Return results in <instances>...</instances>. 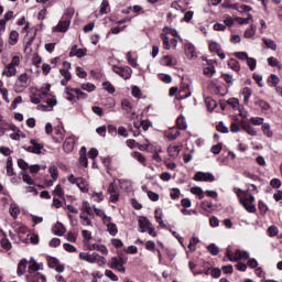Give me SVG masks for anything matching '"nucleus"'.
Segmentation results:
<instances>
[{
	"label": "nucleus",
	"instance_id": "obj_1",
	"mask_svg": "<svg viewBox=\"0 0 282 282\" xmlns=\"http://www.w3.org/2000/svg\"><path fill=\"white\" fill-rule=\"evenodd\" d=\"M52 86L50 84H45L41 87V89H37L40 95L44 100H46L47 105L39 106V109L41 111H53L54 107L58 105V101L56 100V97L52 95L51 93Z\"/></svg>",
	"mask_w": 282,
	"mask_h": 282
},
{
	"label": "nucleus",
	"instance_id": "obj_2",
	"mask_svg": "<svg viewBox=\"0 0 282 282\" xmlns=\"http://www.w3.org/2000/svg\"><path fill=\"white\" fill-rule=\"evenodd\" d=\"M239 203L241 206L247 210V213H257V206H254V196L252 194L248 193V191L243 189H236L235 191Z\"/></svg>",
	"mask_w": 282,
	"mask_h": 282
},
{
	"label": "nucleus",
	"instance_id": "obj_3",
	"mask_svg": "<svg viewBox=\"0 0 282 282\" xmlns=\"http://www.w3.org/2000/svg\"><path fill=\"white\" fill-rule=\"evenodd\" d=\"M21 65V55H14L9 64L2 70V76L6 78H12L17 76V67Z\"/></svg>",
	"mask_w": 282,
	"mask_h": 282
},
{
	"label": "nucleus",
	"instance_id": "obj_4",
	"mask_svg": "<svg viewBox=\"0 0 282 282\" xmlns=\"http://www.w3.org/2000/svg\"><path fill=\"white\" fill-rule=\"evenodd\" d=\"M139 228L140 232H148L151 237H158V231H155V227L148 220L147 217H139Z\"/></svg>",
	"mask_w": 282,
	"mask_h": 282
},
{
	"label": "nucleus",
	"instance_id": "obj_5",
	"mask_svg": "<svg viewBox=\"0 0 282 282\" xmlns=\"http://www.w3.org/2000/svg\"><path fill=\"white\" fill-rule=\"evenodd\" d=\"M28 85H30V76H28V73H23L18 76L14 85V90L17 91V94H23V91L28 89Z\"/></svg>",
	"mask_w": 282,
	"mask_h": 282
},
{
	"label": "nucleus",
	"instance_id": "obj_6",
	"mask_svg": "<svg viewBox=\"0 0 282 282\" xmlns=\"http://www.w3.org/2000/svg\"><path fill=\"white\" fill-rule=\"evenodd\" d=\"M227 259L234 263L241 260L250 259V253L248 251L236 250V252L230 251L229 249L226 252Z\"/></svg>",
	"mask_w": 282,
	"mask_h": 282
},
{
	"label": "nucleus",
	"instance_id": "obj_7",
	"mask_svg": "<svg viewBox=\"0 0 282 282\" xmlns=\"http://www.w3.org/2000/svg\"><path fill=\"white\" fill-rule=\"evenodd\" d=\"M69 69H72V63L69 62H64L63 63V68L59 69V74L62 76L61 85L65 87L69 80H72V73H69Z\"/></svg>",
	"mask_w": 282,
	"mask_h": 282
},
{
	"label": "nucleus",
	"instance_id": "obj_8",
	"mask_svg": "<svg viewBox=\"0 0 282 282\" xmlns=\"http://www.w3.org/2000/svg\"><path fill=\"white\" fill-rule=\"evenodd\" d=\"M112 72L120 76V78H123V80H129L131 74H133V70L129 66H112Z\"/></svg>",
	"mask_w": 282,
	"mask_h": 282
},
{
	"label": "nucleus",
	"instance_id": "obj_9",
	"mask_svg": "<svg viewBox=\"0 0 282 282\" xmlns=\"http://www.w3.org/2000/svg\"><path fill=\"white\" fill-rule=\"evenodd\" d=\"M195 182H215V175L210 172H197L194 175Z\"/></svg>",
	"mask_w": 282,
	"mask_h": 282
},
{
	"label": "nucleus",
	"instance_id": "obj_10",
	"mask_svg": "<svg viewBox=\"0 0 282 282\" xmlns=\"http://www.w3.org/2000/svg\"><path fill=\"white\" fill-rule=\"evenodd\" d=\"M110 268L112 270H117V272H121V274H124L127 272V269L124 268V260L112 258L110 261Z\"/></svg>",
	"mask_w": 282,
	"mask_h": 282
},
{
	"label": "nucleus",
	"instance_id": "obj_11",
	"mask_svg": "<svg viewBox=\"0 0 282 282\" xmlns=\"http://www.w3.org/2000/svg\"><path fill=\"white\" fill-rule=\"evenodd\" d=\"M31 144L25 148V151L29 153H35L36 155H41V151H43L44 145L42 143H39L36 139L31 140Z\"/></svg>",
	"mask_w": 282,
	"mask_h": 282
},
{
	"label": "nucleus",
	"instance_id": "obj_12",
	"mask_svg": "<svg viewBox=\"0 0 282 282\" xmlns=\"http://www.w3.org/2000/svg\"><path fill=\"white\" fill-rule=\"evenodd\" d=\"M69 25H72V21L66 18H62L56 26L53 28V32H67L69 30Z\"/></svg>",
	"mask_w": 282,
	"mask_h": 282
},
{
	"label": "nucleus",
	"instance_id": "obj_13",
	"mask_svg": "<svg viewBox=\"0 0 282 282\" xmlns=\"http://www.w3.org/2000/svg\"><path fill=\"white\" fill-rule=\"evenodd\" d=\"M104 225L106 226L107 231L109 232V235H111V237H116L118 235V226L111 223V217L106 218V220L104 221Z\"/></svg>",
	"mask_w": 282,
	"mask_h": 282
},
{
	"label": "nucleus",
	"instance_id": "obj_14",
	"mask_svg": "<svg viewBox=\"0 0 282 282\" xmlns=\"http://www.w3.org/2000/svg\"><path fill=\"white\" fill-rule=\"evenodd\" d=\"M215 63L214 59L207 61V67L204 68V75L207 76V78H213V76H215L217 72L215 69Z\"/></svg>",
	"mask_w": 282,
	"mask_h": 282
},
{
	"label": "nucleus",
	"instance_id": "obj_15",
	"mask_svg": "<svg viewBox=\"0 0 282 282\" xmlns=\"http://www.w3.org/2000/svg\"><path fill=\"white\" fill-rule=\"evenodd\" d=\"M39 270H43V264L36 262L34 258H31L29 261V274L39 273Z\"/></svg>",
	"mask_w": 282,
	"mask_h": 282
},
{
	"label": "nucleus",
	"instance_id": "obj_16",
	"mask_svg": "<svg viewBox=\"0 0 282 282\" xmlns=\"http://www.w3.org/2000/svg\"><path fill=\"white\" fill-rule=\"evenodd\" d=\"M74 144H76V138L75 137H68L64 141L63 149L65 153H72L74 151Z\"/></svg>",
	"mask_w": 282,
	"mask_h": 282
},
{
	"label": "nucleus",
	"instance_id": "obj_17",
	"mask_svg": "<svg viewBox=\"0 0 282 282\" xmlns=\"http://www.w3.org/2000/svg\"><path fill=\"white\" fill-rule=\"evenodd\" d=\"M87 250H97L98 252H101V254H109V249H107V246L105 245L88 243Z\"/></svg>",
	"mask_w": 282,
	"mask_h": 282
},
{
	"label": "nucleus",
	"instance_id": "obj_18",
	"mask_svg": "<svg viewBox=\"0 0 282 282\" xmlns=\"http://www.w3.org/2000/svg\"><path fill=\"white\" fill-rule=\"evenodd\" d=\"M48 267L54 268L58 273L65 272V265L61 264V262L56 258L48 259Z\"/></svg>",
	"mask_w": 282,
	"mask_h": 282
},
{
	"label": "nucleus",
	"instance_id": "obj_19",
	"mask_svg": "<svg viewBox=\"0 0 282 282\" xmlns=\"http://www.w3.org/2000/svg\"><path fill=\"white\" fill-rule=\"evenodd\" d=\"M161 63L165 67H175V65H177V59L173 55H164Z\"/></svg>",
	"mask_w": 282,
	"mask_h": 282
},
{
	"label": "nucleus",
	"instance_id": "obj_20",
	"mask_svg": "<svg viewBox=\"0 0 282 282\" xmlns=\"http://www.w3.org/2000/svg\"><path fill=\"white\" fill-rule=\"evenodd\" d=\"M184 47L187 58H197V51L195 50V45H193L192 43H185Z\"/></svg>",
	"mask_w": 282,
	"mask_h": 282
},
{
	"label": "nucleus",
	"instance_id": "obj_21",
	"mask_svg": "<svg viewBox=\"0 0 282 282\" xmlns=\"http://www.w3.org/2000/svg\"><path fill=\"white\" fill-rule=\"evenodd\" d=\"M39 279L42 282H47V278H45V275L41 274V273H29L26 275V281L28 282H39Z\"/></svg>",
	"mask_w": 282,
	"mask_h": 282
},
{
	"label": "nucleus",
	"instance_id": "obj_22",
	"mask_svg": "<svg viewBox=\"0 0 282 282\" xmlns=\"http://www.w3.org/2000/svg\"><path fill=\"white\" fill-rule=\"evenodd\" d=\"M77 187L82 193H89V182L84 177H78Z\"/></svg>",
	"mask_w": 282,
	"mask_h": 282
},
{
	"label": "nucleus",
	"instance_id": "obj_23",
	"mask_svg": "<svg viewBox=\"0 0 282 282\" xmlns=\"http://www.w3.org/2000/svg\"><path fill=\"white\" fill-rule=\"evenodd\" d=\"M28 272V259H22L18 264V276H23Z\"/></svg>",
	"mask_w": 282,
	"mask_h": 282
},
{
	"label": "nucleus",
	"instance_id": "obj_24",
	"mask_svg": "<svg viewBox=\"0 0 282 282\" xmlns=\"http://www.w3.org/2000/svg\"><path fill=\"white\" fill-rule=\"evenodd\" d=\"M96 257V252L89 253V252H80L79 259L82 261H86L87 263H94V259Z\"/></svg>",
	"mask_w": 282,
	"mask_h": 282
},
{
	"label": "nucleus",
	"instance_id": "obj_25",
	"mask_svg": "<svg viewBox=\"0 0 282 282\" xmlns=\"http://www.w3.org/2000/svg\"><path fill=\"white\" fill-rule=\"evenodd\" d=\"M53 232L57 237H63L66 232L65 226L62 223L55 224V226L53 227Z\"/></svg>",
	"mask_w": 282,
	"mask_h": 282
},
{
	"label": "nucleus",
	"instance_id": "obj_26",
	"mask_svg": "<svg viewBox=\"0 0 282 282\" xmlns=\"http://www.w3.org/2000/svg\"><path fill=\"white\" fill-rule=\"evenodd\" d=\"M241 96L245 105H248L250 102V97L252 96V89L250 87H245L241 90Z\"/></svg>",
	"mask_w": 282,
	"mask_h": 282
},
{
	"label": "nucleus",
	"instance_id": "obj_27",
	"mask_svg": "<svg viewBox=\"0 0 282 282\" xmlns=\"http://www.w3.org/2000/svg\"><path fill=\"white\" fill-rule=\"evenodd\" d=\"M9 213L13 219H17L21 215V208L15 203H12L9 208Z\"/></svg>",
	"mask_w": 282,
	"mask_h": 282
},
{
	"label": "nucleus",
	"instance_id": "obj_28",
	"mask_svg": "<svg viewBox=\"0 0 282 282\" xmlns=\"http://www.w3.org/2000/svg\"><path fill=\"white\" fill-rule=\"evenodd\" d=\"M41 100H44V99H43V96L40 95L39 89L32 90L31 102H33V105H40Z\"/></svg>",
	"mask_w": 282,
	"mask_h": 282
},
{
	"label": "nucleus",
	"instance_id": "obj_29",
	"mask_svg": "<svg viewBox=\"0 0 282 282\" xmlns=\"http://www.w3.org/2000/svg\"><path fill=\"white\" fill-rule=\"evenodd\" d=\"M253 104L256 105V107L262 109V111H268V109H270V104H268L263 99L256 98Z\"/></svg>",
	"mask_w": 282,
	"mask_h": 282
},
{
	"label": "nucleus",
	"instance_id": "obj_30",
	"mask_svg": "<svg viewBox=\"0 0 282 282\" xmlns=\"http://www.w3.org/2000/svg\"><path fill=\"white\" fill-rule=\"evenodd\" d=\"M167 153L170 158H173V160H175V158L180 155V145H169Z\"/></svg>",
	"mask_w": 282,
	"mask_h": 282
},
{
	"label": "nucleus",
	"instance_id": "obj_31",
	"mask_svg": "<svg viewBox=\"0 0 282 282\" xmlns=\"http://www.w3.org/2000/svg\"><path fill=\"white\" fill-rule=\"evenodd\" d=\"M176 124L181 131H186V129H188V123H186V118H184V116L177 118Z\"/></svg>",
	"mask_w": 282,
	"mask_h": 282
},
{
	"label": "nucleus",
	"instance_id": "obj_32",
	"mask_svg": "<svg viewBox=\"0 0 282 282\" xmlns=\"http://www.w3.org/2000/svg\"><path fill=\"white\" fill-rule=\"evenodd\" d=\"M85 153H87V148L83 147L80 149V158H79V164H82V166H88L87 155Z\"/></svg>",
	"mask_w": 282,
	"mask_h": 282
},
{
	"label": "nucleus",
	"instance_id": "obj_33",
	"mask_svg": "<svg viewBox=\"0 0 282 282\" xmlns=\"http://www.w3.org/2000/svg\"><path fill=\"white\" fill-rule=\"evenodd\" d=\"M205 105L208 111H215V107H217V101L215 99L207 97L205 98Z\"/></svg>",
	"mask_w": 282,
	"mask_h": 282
},
{
	"label": "nucleus",
	"instance_id": "obj_34",
	"mask_svg": "<svg viewBox=\"0 0 282 282\" xmlns=\"http://www.w3.org/2000/svg\"><path fill=\"white\" fill-rule=\"evenodd\" d=\"M154 217L158 224H160L161 228H166V224L164 223V220H162V209H156L154 212Z\"/></svg>",
	"mask_w": 282,
	"mask_h": 282
},
{
	"label": "nucleus",
	"instance_id": "obj_35",
	"mask_svg": "<svg viewBox=\"0 0 282 282\" xmlns=\"http://www.w3.org/2000/svg\"><path fill=\"white\" fill-rule=\"evenodd\" d=\"M241 129L245 130L248 133V135H257V129L251 127L249 123H242Z\"/></svg>",
	"mask_w": 282,
	"mask_h": 282
},
{
	"label": "nucleus",
	"instance_id": "obj_36",
	"mask_svg": "<svg viewBox=\"0 0 282 282\" xmlns=\"http://www.w3.org/2000/svg\"><path fill=\"white\" fill-rule=\"evenodd\" d=\"M94 263H97L99 267L102 268V265H107V258L95 252Z\"/></svg>",
	"mask_w": 282,
	"mask_h": 282
},
{
	"label": "nucleus",
	"instance_id": "obj_37",
	"mask_svg": "<svg viewBox=\"0 0 282 282\" xmlns=\"http://www.w3.org/2000/svg\"><path fill=\"white\" fill-rule=\"evenodd\" d=\"M99 12L100 14H109V12H111V8L109 7V1L104 0L101 2Z\"/></svg>",
	"mask_w": 282,
	"mask_h": 282
},
{
	"label": "nucleus",
	"instance_id": "obj_38",
	"mask_svg": "<svg viewBox=\"0 0 282 282\" xmlns=\"http://www.w3.org/2000/svg\"><path fill=\"white\" fill-rule=\"evenodd\" d=\"M227 65L234 72H240L241 70V66L239 65V62H237V59H232V58L229 59Z\"/></svg>",
	"mask_w": 282,
	"mask_h": 282
},
{
	"label": "nucleus",
	"instance_id": "obj_39",
	"mask_svg": "<svg viewBox=\"0 0 282 282\" xmlns=\"http://www.w3.org/2000/svg\"><path fill=\"white\" fill-rule=\"evenodd\" d=\"M119 186L122 191H130L132 183L129 180L122 178V180H119Z\"/></svg>",
	"mask_w": 282,
	"mask_h": 282
},
{
	"label": "nucleus",
	"instance_id": "obj_40",
	"mask_svg": "<svg viewBox=\"0 0 282 282\" xmlns=\"http://www.w3.org/2000/svg\"><path fill=\"white\" fill-rule=\"evenodd\" d=\"M131 155L134 160H138L140 162V164H142L143 166H147V158H144V155H142V153L132 152Z\"/></svg>",
	"mask_w": 282,
	"mask_h": 282
},
{
	"label": "nucleus",
	"instance_id": "obj_41",
	"mask_svg": "<svg viewBox=\"0 0 282 282\" xmlns=\"http://www.w3.org/2000/svg\"><path fill=\"white\" fill-rule=\"evenodd\" d=\"M82 210L83 213H86V215H94V209L91 208V205H89V202L87 200L83 202Z\"/></svg>",
	"mask_w": 282,
	"mask_h": 282
},
{
	"label": "nucleus",
	"instance_id": "obj_42",
	"mask_svg": "<svg viewBox=\"0 0 282 282\" xmlns=\"http://www.w3.org/2000/svg\"><path fill=\"white\" fill-rule=\"evenodd\" d=\"M48 173H50L53 182H56V180H58V167H56L55 165L50 166Z\"/></svg>",
	"mask_w": 282,
	"mask_h": 282
},
{
	"label": "nucleus",
	"instance_id": "obj_43",
	"mask_svg": "<svg viewBox=\"0 0 282 282\" xmlns=\"http://www.w3.org/2000/svg\"><path fill=\"white\" fill-rule=\"evenodd\" d=\"M257 34V26L251 25L245 32V39H252Z\"/></svg>",
	"mask_w": 282,
	"mask_h": 282
},
{
	"label": "nucleus",
	"instance_id": "obj_44",
	"mask_svg": "<svg viewBox=\"0 0 282 282\" xmlns=\"http://www.w3.org/2000/svg\"><path fill=\"white\" fill-rule=\"evenodd\" d=\"M53 195L55 197H65V191H63V186H61V184H57L53 191Z\"/></svg>",
	"mask_w": 282,
	"mask_h": 282
},
{
	"label": "nucleus",
	"instance_id": "obj_45",
	"mask_svg": "<svg viewBox=\"0 0 282 282\" xmlns=\"http://www.w3.org/2000/svg\"><path fill=\"white\" fill-rule=\"evenodd\" d=\"M191 193L193 195H197L198 199H204V189H202V187L199 186L192 187Z\"/></svg>",
	"mask_w": 282,
	"mask_h": 282
},
{
	"label": "nucleus",
	"instance_id": "obj_46",
	"mask_svg": "<svg viewBox=\"0 0 282 282\" xmlns=\"http://www.w3.org/2000/svg\"><path fill=\"white\" fill-rule=\"evenodd\" d=\"M262 41L269 50H272L273 52L276 51V42H274V40L264 37Z\"/></svg>",
	"mask_w": 282,
	"mask_h": 282
},
{
	"label": "nucleus",
	"instance_id": "obj_47",
	"mask_svg": "<svg viewBox=\"0 0 282 282\" xmlns=\"http://www.w3.org/2000/svg\"><path fill=\"white\" fill-rule=\"evenodd\" d=\"M135 129H140L142 127L143 131H149V127H151V122L149 120H143L140 123L134 122Z\"/></svg>",
	"mask_w": 282,
	"mask_h": 282
},
{
	"label": "nucleus",
	"instance_id": "obj_48",
	"mask_svg": "<svg viewBox=\"0 0 282 282\" xmlns=\"http://www.w3.org/2000/svg\"><path fill=\"white\" fill-rule=\"evenodd\" d=\"M200 208L205 210V213H210V210H213V202L203 200L200 203Z\"/></svg>",
	"mask_w": 282,
	"mask_h": 282
},
{
	"label": "nucleus",
	"instance_id": "obj_49",
	"mask_svg": "<svg viewBox=\"0 0 282 282\" xmlns=\"http://www.w3.org/2000/svg\"><path fill=\"white\" fill-rule=\"evenodd\" d=\"M75 90H76V88H69V87L65 88L67 100H70V101L76 100V96L74 95V94H76Z\"/></svg>",
	"mask_w": 282,
	"mask_h": 282
},
{
	"label": "nucleus",
	"instance_id": "obj_50",
	"mask_svg": "<svg viewBox=\"0 0 282 282\" xmlns=\"http://www.w3.org/2000/svg\"><path fill=\"white\" fill-rule=\"evenodd\" d=\"M209 52H213L214 54L221 52V45L217 42H210L209 43Z\"/></svg>",
	"mask_w": 282,
	"mask_h": 282
},
{
	"label": "nucleus",
	"instance_id": "obj_51",
	"mask_svg": "<svg viewBox=\"0 0 282 282\" xmlns=\"http://www.w3.org/2000/svg\"><path fill=\"white\" fill-rule=\"evenodd\" d=\"M7 175L12 177L14 175V170L12 169V156H9L7 160Z\"/></svg>",
	"mask_w": 282,
	"mask_h": 282
},
{
	"label": "nucleus",
	"instance_id": "obj_52",
	"mask_svg": "<svg viewBox=\"0 0 282 282\" xmlns=\"http://www.w3.org/2000/svg\"><path fill=\"white\" fill-rule=\"evenodd\" d=\"M281 79H279V76L276 75H271L268 79V84L270 87H276V85H279Z\"/></svg>",
	"mask_w": 282,
	"mask_h": 282
},
{
	"label": "nucleus",
	"instance_id": "obj_53",
	"mask_svg": "<svg viewBox=\"0 0 282 282\" xmlns=\"http://www.w3.org/2000/svg\"><path fill=\"white\" fill-rule=\"evenodd\" d=\"M19 41V32L17 31H11L10 37H9V43L10 45H17V42Z\"/></svg>",
	"mask_w": 282,
	"mask_h": 282
},
{
	"label": "nucleus",
	"instance_id": "obj_54",
	"mask_svg": "<svg viewBox=\"0 0 282 282\" xmlns=\"http://www.w3.org/2000/svg\"><path fill=\"white\" fill-rule=\"evenodd\" d=\"M159 78L162 83H165V85H171V83H173V77L169 74H159Z\"/></svg>",
	"mask_w": 282,
	"mask_h": 282
},
{
	"label": "nucleus",
	"instance_id": "obj_55",
	"mask_svg": "<svg viewBox=\"0 0 282 282\" xmlns=\"http://www.w3.org/2000/svg\"><path fill=\"white\" fill-rule=\"evenodd\" d=\"M227 105H229L230 107H232V109H237V111H239V99L232 97V98H229L227 100Z\"/></svg>",
	"mask_w": 282,
	"mask_h": 282
},
{
	"label": "nucleus",
	"instance_id": "obj_56",
	"mask_svg": "<svg viewBox=\"0 0 282 282\" xmlns=\"http://www.w3.org/2000/svg\"><path fill=\"white\" fill-rule=\"evenodd\" d=\"M246 63L251 72L257 69V59L254 57H248Z\"/></svg>",
	"mask_w": 282,
	"mask_h": 282
},
{
	"label": "nucleus",
	"instance_id": "obj_57",
	"mask_svg": "<svg viewBox=\"0 0 282 282\" xmlns=\"http://www.w3.org/2000/svg\"><path fill=\"white\" fill-rule=\"evenodd\" d=\"M262 132L264 133V135H267V138H272V135H274V133L270 129V123H263Z\"/></svg>",
	"mask_w": 282,
	"mask_h": 282
},
{
	"label": "nucleus",
	"instance_id": "obj_58",
	"mask_svg": "<svg viewBox=\"0 0 282 282\" xmlns=\"http://www.w3.org/2000/svg\"><path fill=\"white\" fill-rule=\"evenodd\" d=\"M161 39L163 41L164 50H171V40L169 39V35L162 33Z\"/></svg>",
	"mask_w": 282,
	"mask_h": 282
},
{
	"label": "nucleus",
	"instance_id": "obj_59",
	"mask_svg": "<svg viewBox=\"0 0 282 282\" xmlns=\"http://www.w3.org/2000/svg\"><path fill=\"white\" fill-rule=\"evenodd\" d=\"M102 87L106 91H108V94H116V88L113 87V85L109 82H104L102 83Z\"/></svg>",
	"mask_w": 282,
	"mask_h": 282
},
{
	"label": "nucleus",
	"instance_id": "obj_60",
	"mask_svg": "<svg viewBox=\"0 0 282 282\" xmlns=\"http://www.w3.org/2000/svg\"><path fill=\"white\" fill-rule=\"evenodd\" d=\"M265 120L261 117H252L250 119L251 124H254V127H261V124L263 126Z\"/></svg>",
	"mask_w": 282,
	"mask_h": 282
},
{
	"label": "nucleus",
	"instance_id": "obj_61",
	"mask_svg": "<svg viewBox=\"0 0 282 282\" xmlns=\"http://www.w3.org/2000/svg\"><path fill=\"white\" fill-rule=\"evenodd\" d=\"M207 250L210 252V254H213V257H217V254H219V247H217L215 243L209 245Z\"/></svg>",
	"mask_w": 282,
	"mask_h": 282
},
{
	"label": "nucleus",
	"instance_id": "obj_62",
	"mask_svg": "<svg viewBox=\"0 0 282 282\" xmlns=\"http://www.w3.org/2000/svg\"><path fill=\"white\" fill-rule=\"evenodd\" d=\"M17 232H18V237H20V239H23V237H25V235L28 232H30V230L28 229V227L25 226H20L18 229H17Z\"/></svg>",
	"mask_w": 282,
	"mask_h": 282
},
{
	"label": "nucleus",
	"instance_id": "obj_63",
	"mask_svg": "<svg viewBox=\"0 0 282 282\" xmlns=\"http://www.w3.org/2000/svg\"><path fill=\"white\" fill-rule=\"evenodd\" d=\"M163 32H164L165 35H166V34H171L172 36H176V39H180V34L177 33V30H175V29L165 26V28L163 29Z\"/></svg>",
	"mask_w": 282,
	"mask_h": 282
},
{
	"label": "nucleus",
	"instance_id": "obj_64",
	"mask_svg": "<svg viewBox=\"0 0 282 282\" xmlns=\"http://www.w3.org/2000/svg\"><path fill=\"white\" fill-rule=\"evenodd\" d=\"M80 219H82V226H94V224L91 223V219H89L87 216H85L84 213H82L79 215Z\"/></svg>",
	"mask_w": 282,
	"mask_h": 282
}]
</instances>
